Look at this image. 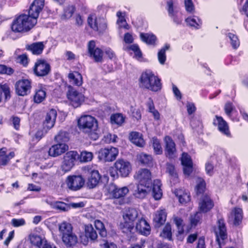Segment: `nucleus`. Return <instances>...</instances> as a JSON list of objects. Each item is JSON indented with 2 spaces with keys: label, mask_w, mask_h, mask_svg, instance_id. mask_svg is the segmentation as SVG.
I'll return each mask as SVG.
<instances>
[{
  "label": "nucleus",
  "mask_w": 248,
  "mask_h": 248,
  "mask_svg": "<svg viewBox=\"0 0 248 248\" xmlns=\"http://www.w3.org/2000/svg\"><path fill=\"white\" fill-rule=\"evenodd\" d=\"M78 124L79 129L88 138L93 140L99 138L98 121L94 117L89 115L82 116L78 119Z\"/></svg>",
  "instance_id": "obj_1"
},
{
  "label": "nucleus",
  "mask_w": 248,
  "mask_h": 248,
  "mask_svg": "<svg viewBox=\"0 0 248 248\" xmlns=\"http://www.w3.org/2000/svg\"><path fill=\"white\" fill-rule=\"evenodd\" d=\"M139 84L140 88L153 92H157L162 87L160 79L150 70H146L141 73Z\"/></svg>",
  "instance_id": "obj_2"
},
{
  "label": "nucleus",
  "mask_w": 248,
  "mask_h": 248,
  "mask_svg": "<svg viewBox=\"0 0 248 248\" xmlns=\"http://www.w3.org/2000/svg\"><path fill=\"white\" fill-rule=\"evenodd\" d=\"M37 23L35 18H32L28 15L21 14L13 21L12 30L15 32H27L33 28Z\"/></svg>",
  "instance_id": "obj_3"
},
{
  "label": "nucleus",
  "mask_w": 248,
  "mask_h": 248,
  "mask_svg": "<svg viewBox=\"0 0 248 248\" xmlns=\"http://www.w3.org/2000/svg\"><path fill=\"white\" fill-rule=\"evenodd\" d=\"M138 217V212L134 208L129 209L123 215L124 221L120 224V227L122 232L127 233L131 232L134 229V221Z\"/></svg>",
  "instance_id": "obj_4"
},
{
  "label": "nucleus",
  "mask_w": 248,
  "mask_h": 248,
  "mask_svg": "<svg viewBox=\"0 0 248 248\" xmlns=\"http://www.w3.org/2000/svg\"><path fill=\"white\" fill-rule=\"evenodd\" d=\"M114 168L117 175L122 177H127L132 170L131 163L126 160L118 159L114 163Z\"/></svg>",
  "instance_id": "obj_5"
},
{
  "label": "nucleus",
  "mask_w": 248,
  "mask_h": 248,
  "mask_svg": "<svg viewBox=\"0 0 248 248\" xmlns=\"http://www.w3.org/2000/svg\"><path fill=\"white\" fill-rule=\"evenodd\" d=\"M67 187L73 191H77L84 186L85 180L81 175H69L65 181Z\"/></svg>",
  "instance_id": "obj_6"
},
{
  "label": "nucleus",
  "mask_w": 248,
  "mask_h": 248,
  "mask_svg": "<svg viewBox=\"0 0 248 248\" xmlns=\"http://www.w3.org/2000/svg\"><path fill=\"white\" fill-rule=\"evenodd\" d=\"M118 153V150L115 147L103 148L98 152V158L105 162H111L116 159Z\"/></svg>",
  "instance_id": "obj_7"
},
{
  "label": "nucleus",
  "mask_w": 248,
  "mask_h": 248,
  "mask_svg": "<svg viewBox=\"0 0 248 248\" xmlns=\"http://www.w3.org/2000/svg\"><path fill=\"white\" fill-rule=\"evenodd\" d=\"M34 74L37 77H44L50 71V66L46 61L38 59L35 62L33 68Z\"/></svg>",
  "instance_id": "obj_8"
},
{
  "label": "nucleus",
  "mask_w": 248,
  "mask_h": 248,
  "mask_svg": "<svg viewBox=\"0 0 248 248\" xmlns=\"http://www.w3.org/2000/svg\"><path fill=\"white\" fill-rule=\"evenodd\" d=\"M67 97L70 101L71 105L74 108L79 106L84 99V95L71 86L68 87V91L67 92Z\"/></svg>",
  "instance_id": "obj_9"
},
{
  "label": "nucleus",
  "mask_w": 248,
  "mask_h": 248,
  "mask_svg": "<svg viewBox=\"0 0 248 248\" xmlns=\"http://www.w3.org/2000/svg\"><path fill=\"white\" fill-rule=\"evenodd\" d=\"M134 178L139 184L147 186H152V175L150 170L147 169H141L134 175Z\"/></svg>",
  "instance_id": "obj_10"
},
{
  "label": "nucleus",
  "mask_w": 248,
  "mask_h": 248,
  "mask_svg": "<svg viewBox=\"0 0 248 248\" xmlns=\"http://www.w3.org/2000/svg\"><path fill=\"white\" fill-rule=\"evenodd\" d=\"M31 80L23 79L17 81L15 85L16 92L18 95L24 96L31 92Z\"/></svg>",
  "instance_id": "obj_11"
},
{
  "label": "nucleus",
  "mask_w": 248,
  "mask_h": 248,
  "mask_svg": "<svg viewBox=\"0 0 248 248\" xmlns=\"http://www.w3.org/2000/svg\"><path fill=\"white\" fill-rule=\"evenodd\" d=\"M44 0H34L28 11V15L37 21L39 14L44 7Z\"/></svg>",
  "instance_id": "obj_12"
},
{
  "label": "nucleus",
  "mask_w": 248,
  "mask_h": 248,
  "mask_svg": "<svg viewBox=\"0 0 248 248\" xmlns=\"http://www.w3.org/2000/svg\"><path fill=\"white\" fill-rule=\"evenodd\" d=\"M57 115V111L54 109H51L47 112L43 122V130L45 133L54 126Z\"/></svg>",
  "instance_id": "obj_13"
},
{
  "label": "nucleus",
  "mask_w": 248,
  "mask_h": 248,
  "mask_svg": "<svg viewBox=\"0 0 248 248\" xmlns=\"http://www.w3.org/2000/svg\"><path fill=\"white\" fill-rule=\"evenodd\" d=\"M88 50L90 56L96 62H101L103 59V52L98 47H95L94 41H90L88 44Z\"/></svg>",
  "instance_id": "obj_14"
},
{
  "label": "nucleus",
  "mask_w": 248,
  "mask_h": 248,
  "mask_svg": "<svg viewBox=\"0 0 248 248\" xmlns=\"http://www.w3.org/2000/svg\"><path fill=\"white\" fill-rule=\"evenodd\" d=\"M181 160L184 173L188 176L193 171V163L191 157L187 153H183Z\"/></svg>",
  "instance_id": "obj_15"
},
{
  "label": "nucleus",
  "mask_w": 248,
  "mask_h": 248,
  "mask_svg": "<svg viewBox=\"0 0 248 248\" xmlns=\"http://www.w3.org/2000/svg\"><path fill=\"white\" fill-rule=\"evenodd\" d=\"M68 150V146L65 143H58L52 145L49 149L48 154L52 157L60 155Z\"/></svg>",
  "instance_id": "obj_16"
},
{
  "label": "nucleus",
  "mask_w": 248,
  "mask_h": 248,
  "mask_svg": "<svg viewBox=\"0 0 248 248\" xmlns=\"http://www.w3.org/2000/svg\"><path fill=\"white\" fill-rule=\"evenodd\" d=\"M151 186L139 184L133 191V195L137 198L143 199L146 197L148 193L151 191Z\"/></svg>",
  "instance_id": "obj_17"
},
{
  "label": "nucleus",
  "mask_w": 248,
  "mask_h": 248,
  "mask_svg": "<svg viewBox=\"0 0 248 248\" xmlns=\"http://www.w3.org/2000/svg\"><path fill=\"white\" fill-rule=\"evenodd\" d=\"M136 229L140 233L147 236L150 234L151 227L147 221L143 218H141L136 223Z\"/></svg>",
  "instance_id": "obj_18"
},
{
  "label": "nucleus",
  "mask_w": 248,
  "mask_h": 248,
  "mask_svg": "<svg viewBox=\"0 0 248 248\" xmlns=\"http://www.w3.org/2000/svg\"><path fill=\"white\" fill-rule=\"evenodd\" d=\"M166 143L165 152L167 157L173 158L175 156L176 148L175 144L170 137H166L165 138Z\"/></svg>",
  "instance_id": "obj_19"
},
{
  "label": "nucleus",
  "mask_w": 248,
  "mask_h": 248,
  "mask_svg": "<svg viewBox=\"0 0 248 248\" xmlns=\"http://www.w3.org/2000/svg\"><path fill=\"white\" fill-rule=\"evenodd\" d=\"M214 206V203L211 198L207 195H204L199 202V209L203 213L210 211Z\"/></svg>",
  "instance_id": "obj_20"
},
{
  "label": "nucleus",
  "mask_w": 248,
  "mask_h": 248,
  "mask_svg": "<svg viewBox=\"0 0 248 248\" xmlns=\"http://www.w3.org/2000/svg\"><path fill=\"white\" fill-rule=\"evenodd\" d=\"M216 118L217 120L214 124L217 123L219 131L227 136H230L231 133L227 122L221 117L216 116Z\"/></svg>",
  "instance_id": "obj_21"
},
{
  "label": "nucleus",
  "mask_w": 248,
  "mask_h": 248,
  "mask_svg": "<svg viewBox=\"0 0 248 248\" xmlns=\"http://www.w3.org/2000/svg\"><path fill=\"white\" fill-rule=\"evenodd\" d=\"M167 212L165 209H160L156 211L154 217V221L157 227L163 225L166 221Z\"/></svg>",
  "instance_id": "obj_22"
},
{
  "label": "nucleus",
  "mask_w": 248,
  "mask_h": 248,
  "mask_svg": "<svg viewBox=\"0 0 248 248\" xmlns=\"http://www.w3.org/2000/svg\"><path fill=\"white\" fill-rule=\"evenodd\" d=\"M45 45L43 42L33 43L31 45H27L26 48L30 51L34 55H40L43 52Z\"/></svg>",
  "instance_id": "obj_23"
},
{
  "label": "nucleus",
  "mask_w": 248,
  "mask_h": 248,
  "mask_svg": "<svg viewBox=\"0 0 248 248\" xmlns=\"http://www.w3.org/2000/svg\"><path fill=\"white\" fill-rule=\"evenodd\" d=\"M90 173V176L88 178L87 185L90 188H93L98 184L100 180V175L96 170H92Z\"/></svg>",
  "instance_id": "obj_24"
},
{
  "label": "nucleus",
  "mask_w": 248,
  "mask_h": 248,
  "mask_svg": "<svg viewBox=\"0 0 248 248\" xmlns=\"http://www.w3.org/2000/svg\"><path fill=\"white\" fill-rule=\"evenodd\" d=\"M6 148L0 149V166L6 165L10 160L15 156L14 152H11L8 155H6Z\"/></svg>",
  "instance_id": "obj_25"
},
{
  "label": "nucleus",
  "mask_w": 248,
  "mask_h": 248,
  "mask_svg": "<svg viewBox=\"0 0 248 248\" xmlns=\"http://www.w3.org/2000/svg\"><path fill=\"white\" fill-rule=\"evenodd\" d=\"M62 241L67 247H73L78 242V237L73 232L62 237Z\"/></svg>",
  "instance_id": "obj_26"
},
{
  "label": "nucleus",
  "mask_w": 248,
  "mask_h": 248,
  "mask_svg": "<svg viewBox=\"0 0 248 248\" xmlns=\"http://www.w3.org/2000/svg\"><path fill=\"white\" fill-rule=\"evenodd\" d=\"M129 139L132 143L138 146L143 147L145 144L142 134L139 132H131L130 134Z\"/></svg>",
  "instance_id": "obj_27"
},
{
  "label": "nucleus",
  "mask_w": 248,
  "mask_h": 248,
  "mask_svg": "<svg viewBox=\"0 0 248 248\" xmlns=\"http://www.w3.org/2000/svg\"><path fill=\"white\" fill-rule=\"evenodd\" d=\"M161 183L159 180H154L153 187V196L155 200H160L162 196Z\"/></svg>",
  "instance_id": "obj_28"
},
{
  "label": "nucleus",
  "mask_w": 248,
  "mask_h": 248,
  "mask_svg": "<svg viewBox=\"0 0 248 248\" xmlns=\"http://www.w3.org/2000/svg\"><path fill=\"white\" fill-rule=\"evenodd\" d=\"M59 231L61 237L65 235L73 232V227L72 225L67 222L64 221L59 225Z\"/></svg>",
  "instance_id": "obj_29"
},
{
  "label": "nucleus",
  "mask_w": 248,
  "mask_h": 248,
  "mask_svg": "<svg viewBox=\"0 0 248 248\" xmlns=\"http://www.w3.org/2000/svg\"><path fill=\"white\" fill-rule=\"evenodd\" d=\"M46 97V90L45 88L41 87L37 89L33 96L34 102L39 104L45 100Z\"/></svg>",
  "instance_id": "obj_30"
},
{
  "label": "nucleus",
  "mask_w": 248,
  "mask_h": 248,
  "mask_svg": "<svg viewBox=\"0 0 248 248\" xmlns=\"http://www.w3.org/2000/svg\"><path fill=\"white\" fill-rule=\"evenodd\" d=\"M68 78L70 82L73 84L79 86L82 84V77L81 75L78 72H74L69 73Z\"/></svg>",
  "instance_id": "obj_31"
},
{
  "label": "nucleus",
  "mask_w": 248,
  "mask_h": 248,
  "mask_svg": "<svg viewBox=\"0 0 248 248\" xmlns=\"http://www.w3.org/2000/svg\"><path fill=\"white\" fill-rule=\"evenodd\" d=\"M243 211L242 209L235 208L231 213V217L233 219V224L238 225L242 219Z\"/></svg>",
  "instance_id": "obj_32"
},
{
  "label": "nucleus",
  "mask_w": 248,
  "mask_h": 248,
  "mask_svg": "<svg viewBox=\"0 0 248 248\" xmlns=\"http://www.w3.org/2000/svg\"><path fill=\"white\" fill-rule=\"evenodd\" d=\"M78 155L76 151H70L67 152L63 156V159L73 165H75V162L78 157Z\"/></svg>",
  "instance_id": "obj_33"
},
{
  "label": "nucleus",
  "mask_w": 248,
  "mask_h": 248,
  "mask_svg": "<svg viewBox=\"0 0 248 248\" xmlns=\"http://www.w3.org/2000/svg\"><path fill=\"white\" fill-rule=\"evenodd\" d=\"M185 21L189 26L197 29L199 28L202 24L201 20L196 16L187 17Z\"/></svg>",
  "instance_id": "obj_34"
},
{
  "label": "nucleus",
  "mask_w": 248,
  "mask_h": 248,
  "mask_svg": "<svg viewBox=\"0 0 248 248\" xmlns=\"http://www.w3.org/2000/svg\"><path fill=\"white\" fill-rule=\"evenodd\" d=\"M45 202L48 204L50 205L53 208L60 210L62 211H67L69 208L68 205L63 202H48L47 200H46Z\"/></svg>",
  "instance_id": "obj_35"
},
{
  "label": "nucleus",
  "mask_w": 248,
  "mask_h": 248,
  "mask_svg": "<svg viewBox=\"0 0 248 248\" xmlns=\"http://www.w3.org/2000/svg\"><path fill=\"white\" fill-rule=\"evenodd\" d=\"M2 93H4L5 100L9 99L11 97L10 89L7 84H0V103L2 100Z\"/></svg>",
  "instance_id": "obj_36"
},
{
  "label": "nucleus",
  "mask_w": 248,
  "mask_h": 248,
  "mask_svg": "<svg viewBox=\"0 0 248 248\" xmlns=\"http://www.w3.org/2000/svg\"><path fill=\"white\" fill-rule=\"evenodd\" d=\"M140 37L141 40L148 45H154L156 37L152 34L141 33Z\"/></svg>",
  "instance_id": "obj_37"
},
{
  "label": "nucleus",
  "mask_w": 248,
  "mask_h": 248,
  "mask_svg": "<svg viewBox=\"0 0 248 248\" xmlns=\"http://www.w3.org/2000/svg\"><path fill=\"white\" fill-rule=\"evenodd\" d=\"M139 162L143 165H149L152 163V157L151 155L144 153H140L137 155Z\"/></svg>",
  "instance_id": "obj_38"
},
{
  "label": "nucleus",
  "mask_w": 248,
  "mask_h": 248,
  "mask_svg": "<svg viewBox=\"0 0 248 248\" xmlns=\"http://www.w3.org/2000/svg\"><path fill=\"white\" fill-rule=\"evenodd\" d=\"M100 19H97V18L93 16L90 15L88 18V24L90 27L93 29L94 31H99L100 25H98L99 21Z\"/></svg>",
  "instance_id": "obj_39"
},
{
  "label": "nucleus",
  "mask_w": 248,
  "mask_h": 248,
  "mask_svg": "<svg viewBox=\"0 0 248 248\" xmlns=\"http://www.w3.org/2000/svg\"><path fill=\"white\" fill-rule=\"evenodd\" d=\"M128 191V188L125 186L122 188H116L113 191L112 195L114 198L118 199L124 197Z\"/></svg>",
  "instance_id": "obj_40"
},
{
  "label": "nucleus",
  "mask_w": 248,
  "mask_h": 248,
  "mask_svg": "<svg viewBox=\"0 0 248 248\" xmlns=\"http://www.w3.org/2000/svg\"><path fill=\"white\" fill-rule=\"evenodd\" d=\"M85 235L92 240H95L97 238V234L92 225H87L85 227Z\"/></svg>",
  "instance_id": "obj_41"
},
{
  "label": "nucleus",
  "mask_w": 248,
  "mask_h": 248,
  "mask_svg": "<svg viewBox=\"0 0 248 248\" xmlns=\"http://www.w3.org/2000/svg\"><path fill=\"white\" fill-rule=\"evenodd\" d=\"M170 46L166 45L165 46L162 48L158 52L157 57L159 62L160 64H164L166 60V51L169 49Z\"/></svg>",
  "instance_id": "obj_42"
},
{
  "label": "nucleus",
  "mask_w": 248,
  "mask_h": 248,
  "mask_svg": "<svg viewBox=\"0 0 248 248\" xmlns=\"http://www.w3.org/2000/svg\"><path fill=\"white\" fill-rule=\"evenodd\" d=\"M167 171L171 177V181H174V183H176L178 181V175L175 171L174 166L171 164H167Z\"/></svg>",
  "instance_id": "obj_43"
},
{
  "label": "nucleus",
  "mask_w": 248,
  "mask_h": 248,
  "mask_svg": "<svg viewBox=\"0 0 248 248\" xmlns=\"http://www.w3.org/2000/svg\"><path fill=\"white\" fill-rule=\"evenodd\" d=\"M94 226L97 230L99 231V234L102 237L107 236V231L103 223L99 220L94 221Z\"/></svg>",
  "instance_id": "obj_44"
},
{
  "label": "nucleus",
  "mask_w": 248,
  "mask_h": 248,
  "mask_svg": "<svg viewBox=\"0 0 248 248\" xmlns=\"http://www.w3.org/2000/svg\"><path fill=\"white\" fill-rule=\"evenodd\" d=\"M110 120L112 124L121 125L124 122V117L122 114L116 113L111 116Z\"/></svg>",
  "instance_id": "obj_45"
},
{
  "label": "nucleus",
  "mask_w": 248,
  "mask_h": 248,
  "mask_svg": "<svg viewBox=\"0 0 248 248\" xmlns=\"http://www.w3.org/2000/svg\"><path fill=\"white\" fill-rule=\"evenodd\" d=\"M202 217V215L201 212H196L194 215H191L190 218L191 225L192 226H196L201 222Z\"/></svg>",
  "instance_id": "obj_46"
},
{
  "label": "nucleus",
  "mask_w": 248,
  "mask_h": 248,
  "mask_svg": "<svg viewBox=\"0 0 248 248\" xmlns=\"http://www.w3.org/2000/svg\"><path fill=\"white\" fill-rule=\"evenodd\" d=\"M229 37L231 44L234 49H236L240 45V42L238 37L234 34L232 33H229L227 35Z\"/></svg>",
  "instance_id": "obj_47"
},
{
  "label": "nucleus",
  "mask_w": 248,
  "mask_h": 248,
  "mask_svg": "<svg viewBox=\"0 0 248 248\" xmlns=\"http://www.w3.org/2000/svg\"><path fill=\"white\" fill-rule=\"evenodd\" d=\"M160 235L163 238H167L169 240H171L172 233L171 228L170 224L167 223L165 225Z\"/></svg>",
  "instance_id": "obj_48"
},
{
  "label": "nucleus",
  "mask_w": 248,
  "mask_h": 248,
  "mask_svg": "<svg viewBox=\"0 0 248 248\" xmlns=\"http://www.w3.org/2000/svg\"><path fill=\"white\" fill-rule=\"evenodd\" d=\"M121 12L119 11L117 13V16L118 17L117 23L120 28H123L125 29L128 30L129 29V25L127 24L126 20L124 16L122 15Z\"/></svg>",
  "instance_id": "obj_49"
},
{
  "label": "nucleus",
  "mask_w": 248,
  "mask_h": 248,
  "mask_svg": "<svg viewBox=\"0 0 248 248\" xmlns=\"http://www.w3.org/2000/svg\"><path fill=\"white\" fill-rule=\"evenodd\" d=\"M167 10L170 16H174L177 14L176 6L174 4L172 0H170L167 2Z\"/></svg>",
  "instance_id": "obj_50"
},
{
  "label": "nucleus",
  "mask_w": 248,
  "mask_h": 248,
  "mask_svg": "<svg viewBox=\"0 0 248 248\" xmlns=\"http://www.w3.org/2000/svg\"><path fill=\"white\" fill-rule=\"evenodd\" d=\"M31 243L34 246L40 248L43 244L42 237L37 235H31L30 236Z\"/></svg>",
  "instance_id": "obj_51"
},
{
  "label": "nucleus",
  "mask_w": 248,
  "mask_h": 248,
  "mask_svg": "<svg viewBox=\"0 0 248 248\" xmlns=\"http://www.w3.org/2000/svg\"><path fill=\"white\" fill-rule=\"evenodd\" d=\"M93 158V154L92 152L83 151L81 152L80 159L82 162H87L91 161Z\"/></svg>",
  "instance_id": "obj_52"
},
{
  "label": "nucleus",
  "mask_w": 248,
  "mask_h": 248,
  "mask_svg": "<svg viewBox=\"0 0 248 248\" xmlns=\"http://www.w3.org/2000/svg\"><path fill=\"white\" fill-rule=\"evenodd\" d=\"M55 140L59 143H64L69 140L67 133L64 131H60L55 137Z\"/></svg>",
  "instance_id": "obj_53"
},
{
  "label": "nucleus",
  "mask_w": 248,
  "mask_h": 248,
  "mask_svg": "<svg viewBox=\"0 0 248 248\" xmlns=\"http://www.w3.org/2000/svg\"><path fill=\"white\" fill-rule=\"evenodd\" d=\"M181 191L176 192V195L179 198V201L180 203L184 204L186 203L190 200V196L187 193H183L182 194H180Z\"/></svg>",
  "instance_id": "obj_54"
},
{
  "label": "nucleus",
  "mask_w": 248,
  "mask_h": 248,
  "mask_svg": "<svg viewBox=\"0 0 248 248\" xmlns=\"http://www.w3.org/2000/svg\"><path fill=\"white\" fill-rule=\"evenodd\" d=\"M152 141L155 152L158 155L161 154L162 149L159 140L156 138H153Z\"/></svg>",
  "instance_id": "obj_55"
},
{
  "label": "nucleus",
  "mask_w": 248,
  "mask_h": 248,
  "mask_svg": "<svg viewBox=\"0 0 248 248\" xmlns=\"http://www.w3.org/2000/svg\"><path fill=\"white\" fill-rule=\"evenodd\" d=\"M184 3L186 11L190 14L194 13L195 7L192 0H184Z\"/></svg>",
  "instance_id": "obj_56"
},
{
  "label": "nucleus",
  "mask_w": 248,
  "mask_h": 248,
  "mask_svg": "<svg viewBox=\"0 0 248 248\" xmlns=\"http://www.w3.org/2000/svg\"><path fill=\"white\" fill-rule=\"evenodd\" d=\"M14 70L10 67L5 65L0 64V74L11 75L13 74Z\"/></svg>",
  "instance_id": "obj_57"
},
{
  "label": "nucleus",
  "mask_w": 248,
  "mask_h": 248,
  "mask_svg": "<svg viewBox=\"0 0 248 248\" xmlns=\"http://www.w3.org/2000/svg\"><path fill=\"white\" fill-rule=\"evenodd\" d=\"M235 109L233 104L231 102H227L225 104L224 106V110L225 113L228 116L231 117L232 112Z\"/></svg>",
  "instance_id": "obj_58"
},
{
  "label": "nucleus",
  "mask_w": 248,
  "mask_h": 248,
  "mask_svg": "<svg viewBox=\"0 0 248 248\" xmlns=\"http://www.w3.org/2000/svg\"><path fill=\"white\" fill-rule=\"evenodd\" d=\"M10 121L16 130H19L20 125V119L16 116H12L10 118Z\"/></svg>",
  "instance_id": "obj_59"
},
{
  "label": "nucleus",
  "mask_w": 248,
  "mask_h": 248,
  "mask_svg": "<svg viewBox=\"0 0 248 248\" xmlns=\"http://www.w3.org/2000/svg\"><path fill=\"white\" fill-rule=\"evenodd\" d=\"M73 167L74 165H73L72 164H71L69 162L65 161V160L63 159L61 165V168L62 169V170L63 172L65 173L70 171Z\"/></svg>",
  "instance_id": "obj_60"
},
{
  "label": "nucleus",
  "mask_w": 248,
  "mask_h": 248,
  "mask_svg": "<svg viewBox=\"0 0 248 248\" xmlns=\"http://www.w3.org/2000/svg\"><path fill=\"white\" fill-rule=\"evenodd\" d=\"M173 220L179 230V232L180 233L183 232V220L177 217H174Z\"/></svg>",
  "instance_id": "obj_61"
},
{
  "label": "nucleus",
  "mask_w": 248,
  "mask_h": 248,
  "mask_svg": "<svg viewBox=\"0 0 248 248\" xmlns=\"http://www.w3.org/2000/svg\"><path fill=\"white\" fill-rule=\"evenodd\" d=\"M75 10V8L74 6H68L65 8L64 10V16L66 18H69L71 17L72 16L73 14H74Z\"/></svg>",
  "instance_id": "obj_62"
},
{
  "label": "nucleus",
  "mask_w": 248,
  "mask_h": 248,
  "mask_svg": "<svg viewBox=\"0 0 248 248\" xmlns=\"http://www.w3.org/2000/svg\"><path fill=\"white\" fill-rule=\"evenodd\" d=\"M117 138L118 137L116 135L108 134L104 136V140L106 143H110L111 142H116Z\"/></svg>",
  "instance_id": "obj_63"
},
{
  "label": "nucleus",
  "mask_w": 248,
  "mask_h": 248,
  "mask_svg": "<svg viewBox=\"0 0 248 248\" xmlns=\"http://www.w3.org/2000/svg\"><path fill=\"white\" fill-rule=\"evenodd\" d=\"M11 224L15 227L24 226L25 224V220L23 218H13L11 220Z\"/></svg>",
  "instance_id": "obj_64"
}]
</instances>
